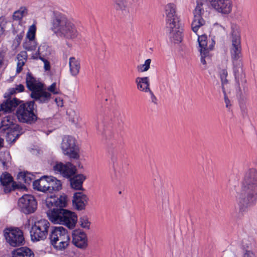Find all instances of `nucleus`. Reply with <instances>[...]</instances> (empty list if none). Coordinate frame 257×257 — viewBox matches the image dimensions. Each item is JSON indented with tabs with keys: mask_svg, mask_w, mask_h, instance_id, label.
Masks as SVG:
<instances>
[{
	"mask_svg": "<svg viewBox=\"0 0 257 257\" xmlns=\"http://www.w3.org/2000/svg\"><path fill=\"white\" fill-rule=\"evenodd\" d=\"M50 223L48 220L42 219L35 221L30 230L31 239L34 241L44 240L47 236Z\"/></svg>",
	"mask_w": 257,
	"mask_h": 257,
	"instance_id": "obj_8",
	"label": "nucleus"
},
{
	"mask_svg": "<svg viewBox=\"0 0 257 257\" xmlns=\"http://www.w3.org/2000/svg\"><path fill=\"white\" fill-rule=\"evenodd\" d=\"M88 198L81 192L75 193L73 195L72 204L73 206L78 210H82L85 209L88 203Z\"/></svg>",
	"mask_w": 257,
	"mask_h": 257,
	"instance_id": "obj_19",
	"label": "nucleus"
},
{
	"mask_svg": "<svg viewBox=\"0 0 257 257\" xmlns=\"http://www.w3.org/2000/svg\"><path fill=\"white\" fill-rule=\"evenodd\" d=\"M72 237V242L76 246L80 248H85L87 246V236L84 231L80 230H74Z\"/></svg>",
	"mask_w": 257,
	"mask_h": 257,
	"instance_id": "obj_17",
	"label": "nucleus"
},
{
	"mask_svg": "<svg viewBox=\"0 0 257 257\" xmlns=\"http://www.w3.org/2000/svg\"><path fill=\"white\" fill-rule=\"evenodd\" d=\"M238 65L239 66L238 69H240V71L242 72V68H241L242 65L239 62ZM237 71H238V72H239V70H238Z\"/></svg>",
	"mask_w": 257,
	"mask_h": 257,
	"instance_id": "obj_52",
	"label": "nucleus"
},
{
	"mask_svg": "<svg viewBox=\"0 0 257 257\" xmlns=\"http://www.w3.org/2000/svg\"><path fill=\"white\" fill-rule=\"evenodd\" d=\"M36 27L35 25L31 26L26 35V40H35Z\"/></svg>",
	"mask_w": 257,
	"mask_h": 257,
	"instance_id": "obj_38",
	"label": "nucleus"
},
{
	"mask_svg": "<svg viewBox=\"0 0 257 257\" xmlns=\"http://www.w3.org/2000/svg\"><path fill=\"white\" fill-rule=\"evenodd\" d=\"M227 64L228 61L225 59L222 61L219 65L218 73L221 82V87L223 92H224V89H225L226 86H227L229 83V80L228 78Z\"/></svg>",
	"mask_w": 257,
	"mask_h": 257,
	"instance_id": "obj_21",
	"label": "nucleus"
},
{
	"mask_svg": "<svg viewBox=\"0 0 257 257\" xmlns=\"http://www.w3.org/2000/svg\"><path fill=\"white\" fill-rule=\"evenodd\" d=\"M113 2L114 8L119 15L124 16L129 14L132 0H113Z\"/></svg>",
	"mask_w": 257,
	"mask_h": 257,
	"instance_id": "obj_18",
	"label": "nucleus"
},
{
	"mask_svg": "<svg viewBox=\"0 0 257 257\" xmlns=\"http://www.w3.org/2000/svg\"><path fill=\"white\" fill-rule=\"evenodd\" d=\"M26 14V9H21L20 10L16 11L13 16V18L14 20L19 21L21 20L23 17Z\"/></svg>",
	"mask_w": 257,
	"mask_h": 257,
	"instance_id": "obj_39",
	"label": "nucleus"
},
{
	"mask_svg": "<svg viewBox=\"0 0 257 257\" xmlns=\"http://www.w3.org/2000/svg\"><path fill=\"white\" fill-rule=\"evenodd\" d=\"M48 180L49 181V193L61 189L62 184L60 180L53 176L48 177Z\"/></svg>",
	"mask_w": 257,
	"mask_h": 257,
	"instance_id": "obj_30",
	"label": "nucleus"
},
{
	"mask_svg": "<svg viewBox=\"0 0 257 257\" xmlns=\"http://www.w3.org/2000/svg\"><path fill=\"white\" fill-rule=\"evenodd\" d=\"M53 169L56 173H60L67 178L70 177L74 175L76 171L75 167L70 163L66 164L58 163L54 166Z\"/></svg>",
	"mask_w": 257,
	"mask_h": 257,
	"instance_id": "obj_16",
	"label": "nucleus"
},
{
	"mask_svg": "<svg viewBox=\"0 0 257 257\" xmlns=\"http://www.w3.org/2000/svg\"><path fill=\"white\" fill-rule=\"evenodd\" d=\"M243 257H256L255 254L251 250H246L243 254Z\"/></svg>",
	"mask_w": 257,
	"mask_h": 257,
	"instance_id": "obj_45",
	"label": "nucleus"
},
{
	"mask_svg": "<svg viewBox=\"0 0 257 257\" xmlns=\"http://www.w3.org/2000/svg\"><path fill=\"white\" fill-rule=\"evenodd\" d=\"M68 201V196L63 193L57 199H56V206L60 208L65 207L67 205Z\"/></svg>",
	"mask_w": 257,
	"mask_h": 257,
	"instance_id": "obj_33",
	"label": "nucleus"
},
{
	"mask_svg": "<svg viewBox=\"0 0 257 257\" xmlns=\"http://www.w3.org/2000/svg\"><path fill=\"white\" fill-rule=\"evenodd\" d=\"M24 31L22 30L21 32L17 35L15 38V40L18 44H20L24 36Z\"/></svg>",
	"mask_w": 257,
	"mask_h": 257,
	"instance_id": "obj_44",
	"label": "nucleus"
},
{
	"mask_svg": "<svg viewBox=\"0 0 257 257\" xmlns=\"http://www.w3.org/2000/svg\"><path fill=\"white\" fill-rule=\"evenodd\" d=\"M69 70L71 75L75 77L78 75L80 69V63L78 59L71 57L69 59Z\"/></svg>",
	"mask_w": 257,
	"mask_h": 257,
	"instance_id": "obj_26",
	"label": "nucleus"
},
{
	"mask_svg": "<svg viewBox=\"0 0 257 257\" xmlns=\"http://www.w3.org/2000/svg\"><path fill=\"white\" fill-rule=\"evenodd\" d=\"M23 47L28 51H32L36 49L37 43L35 40H26L23 44Z\"/></svg>",
	"mask_w": 257,
	"mask_h": 257,
	"instance_id": "obj_34",
	"label": "nucleus"
},
{
	"mask_svg": "<svg viewBox=\"0 0 257 257\" xmlns=\"http://www.w3.org/2000/svg\"><path fill=\"white\" fill-rule=\"evenodd\" d=\"M223 93H224V101L225 103V106L227 108H228L230 106L231 104L230 103V100H229V99L227 98V97L226 96L225 89H224V92H223Z\"/></svg>",
	"mask_w": 257,
	"mask_h": 257,
	"instance_id": "obj_46",
	"label": "nucleus"
},
{
	"mask_svg": "<svg viewBox=\"0 0 257 257\" xmlns=\"http://www.w3.org/2000/svg\"><path fill=\"white\" fill-rule=\"evenodd\" d=\"M26 80L28 88L31 91L30 96L32 98L40 103H47L49 101L51 94L46 91L41 82L29 73L27 74Z\"/></svg>",
	"mask_w": 257,
	"mask_h": 257,
	"instance_id": "obj_5",
	"label": "nucleus"
},
{
	"mask_svg": "<svg viewBox=\"0 0 257 257\" xmlns=\"http://www.w3.org/2000/svg\"><path fill=\"white\" fill-rule=\"evenodd\" d=\"M25 89L24 86L22 84H19L16 86L15 88H13L12 91H11V93H16V92H23Z\"/></svg>",
	"mask_w": 257,
	"mask_h": 257,
	"instance_id": "obj_43",
	"label": "nucleus"
},
{
	"mask_svg": "<svg viewBox=\"0 0 257 257\" xmlns=\"http://www.w3.org/2000/svg\"><path fill=\"white\" fill-rule=\"evenodd\" d=\"M45 203L48 208L51 209L53 207L56 206V199L52 196L48 197L46 199Z\"/></svg>",
	"mask_w": 257,
	"mask_h": 257,
	"instance_id": "obj_40",
	"label": "nucleus"
},
{
	"mask_svg": "<svg viewBox=\"0 0 257 257\" xmlns=\"http://www.w3.org/2000/svg\"><path fill=\"white\" fill-rule=\"evenodd\" d=\"M2 126L0 128L1 131H7V139L9 141L14 142L18 138L19 134L14 126L13 119L10 116L6 117L2 121Z\"/></svg>",
	"mask_w": 257,
	"mask_h": 257,
	"instance_id": "obj_13",
	"label": "nucleus"
},
{
	"mask_svg": "<svg viewBox=\"0 0 257 257\" xmlns=\"http://www.w3.org/2000/svg\"><path fill=\"white\" fill-rule=\"evenodd\" d=\"M170 27L166 26L170 39L176 43L181 42L182 40V30L180 28L179 23L174 24Z\"/></svg>",
	"mask_w": 257,
	"mask_h": 257,
	"instance_id": "obj_20",
	"label": "nucleus"
},
{
	"mask_svg": "<svg viewBox=\"0 0 257 257\" xmlns=\"http://www.w3.org/2000/svg\"><path fill=\"white\" fill-rule=\"evenodd\" d=\"M35 102L28 101L20 104L16 111V116L20 122L31 124L37 120L34 112Z\"/></svg>",
	"mask_w": 257,
	"mask_h": 257,
	"instance_id": "obj_7",
	"label": "nucleus"
},
{
	"mask_svg": "<svg viewBox=\"0 0 257 257\" xmlns=\"http://www.w3.org/2000/svg\"><path fill=\"white\" fill-rule=\"evenodd\" d=\"M50 239L51 244L55 248L63 250L69 245L70 236L67 230L63 227L56 226L51 230Z\"/></svg>",
	"mask_w": 257,
	"mask_h": 257,
	"instance_id": "obj_6",
	"label": "nucleus"
},
{
	"mask_svg": "<svg viewBox=\"0 0 257 257\" xmlns=\"http://www.w3.org/2000/svg\"><path fill=\"white\" fill-rule=\"evenodd\" d=\"M85 179L86 177L83 174L75 176L70 180L71 187L75 190H82V184Z\"/></svg>",
	"mask_w": 257,
	"mask_h": 257,
	"instance_id": "obj_27",
	"label": "nucleus"
},
{
	"mask_svg": "<svg viewBox=\"0 0 257 257\" xmlns=\"http://www.w3.org/2000/svg\"><path fill=\"white\" fill-rule=\"evenodd\" d=\"M49 219L54 224H62L70 229L73 228L77 221L76 214L64 209H54L47 212Z\"/></svg>",
	"mask_w": 257,
	"mask_h": 257,
	"instance_id": "obj_4",
	"label": "nucleus"
},
{
	"mask_svg": "<svg viewBox=\"0 0 257 257\" xmlns=\"http://www.w3.org/2000/svg\"><path fill=\"white\" fill-rule=\"evenodd\" d=\"M257 199V171L255 169L247 170L241 183L240 191L236 196V201L241 213L247 208Z\"/></svg>",
	"mask_w": 257,
	"mask_h": 257,
	"instance_id": "obj_1",
	"label": "nucleus"
},
{
	"mask_svg": "<svg viewBox=\"0 0 257 257\" xmlns=\"http://www.w3.org/2000/svg\"><path fill=\"white\" fill-rule=\"evenodd\" d=\"M66 45H67V46H68V47H69V48H71V47H72V44H70V43H69V42H66Z\"/></svg>",
	"mask_w": 257,
	"mask_h": 257,
	"instance_id": "obj_53",
	"label": "nucleus"
},
{
	"mask_svg": "<svg viewBox=\"0 0 257 257\" xmlns=\"http://www.w3.org/2000/svg\"><path fill=\"white\" fill-rule=\"evenodd\" d=\"M21 211L25 214H28L34 212L37 208V201L33 195H24L18 202Z\"/></svg>",
	"mask_w": 257,
	"mask_h": 257,
	"instance_id": "obj_12",
	"label": "nucleus"
},
{
	"mask_svg": "<svg viewBox=\"0 0 257 257\" xmlns=\"http://www.w3.org/2000/svg\"><path fill=\"white\" fill-rule=\"evenodd\" d=\"M79 224L82 228L88 230L90 229L91 222L87 216L83 215L80 217Z\"/></svg>",
	"mask_w": 257,
	"mask_h": 257,
	"instance_id": "obj_35",
	"label": "nucleus"
},
{
	"mask_svg": "<svg viewBox=\"0 0 257 257\" xmlns=\"http://www.w3.org/2000/svg\"><path fill=\"white\" fill-rule=\"evenodd\" d=\"M198 36V42L199 43V51L201 56V63L206 66L207 62L210 60V53L209 52L212 49L213 43L212 41L211 44L208 45V41L207 36L205 35H201Z\"/></svg>",
	"mask_w": 257,
	"mask_h": 257,
	"instance_id": "obj_11",
	"label": "nucleus"
},
{
	"mask_svg": "<svg viewBox=\"0 0 257 257\" xmlns=\"http://www.w3.org/2000/svg\"><path fill=\"white\" fill-rule=\"evenodd\" d=\"M4 144V139L0 138V148L2 147L3 146Z\"/></svg>",
	"mask_w": 257,
	"mask_h": 257,
	"instance_id": "obj_51",
	"label": "nucleus"
},
{
	"mask_svg": "<svg viewBox=\"0 0 257 257\" xmlns=\"http://www.w3.org/2000/svg\"><path fill=\"white\" fill-rule=\"evenodd\" d=\"M55 101L56 102L58 106L62 107L63 105V99L60 97H56L55 99Z\"/></svg>",
	"mask_w": 257,
	"mask_h": 257,
	"instance_id": "obj_47",
	"label": "nucleus"
},
{
	"mask_svg": "<svg viewBox=\"0 0 257 257\" xmlns=\"http://www.w3.org/2000/svg\"><path fill=\"white\" fill-rule=\"evenodd\" d=\"M0 161H2V163L3 164V166L4 167H6L8 166V164L9 163V161H2L1 159H0Z\"/></svg>",
	"mask_w": 257,
	"mask_h": 257,
	"instance_id": "obj_49",
	"label": "nucleus"
},
{
	"mask_svg": "<svg viewBox=\"0 0 257 257\" xmlns=\"http://www.w3.org/2000/svg\"><path fill=\"white\" fill-rule=\"evenodd\" d=\"M148 92H149V93L151 95V99L152 102L154 103H156L157 99V98L156 97V96L154 95L153 92L151 90H150V91H149Z\"/></svg>",
	"mask_w": 257,
	"mask_h": 257,
	"instance_id": "obj_48",
	"label": "nucleus"
},
{
	"mask_svg": "<svg viewBox=\"0 0 257 257\" xmlns=\"http://www.w3.org/2000/svg\"><path fill=\"white\" fill-rule=\"evenodd\" d=\"M254 244V240L249 237H245L242 239L241 245L243 248H249Z\"/></svg>",
	"mask_w": 257,
	"mask_h": 257,
	"instance_id": "obj_37",
	"label": "nucleus"
},
{
	"mask_svg": "<svg viewBox=\"0 0 257 257\" xmlns=\"http://www.w3.org/2000/svg\"><path fill=\"white\" fill-rule=\"evenodd\" d=\"M232 40L230 49V53L233 64L237 62L242 57L240 36L239 27L233 24L231 25Z\"/></svg>",
	"mask_w": 257,
	"mask_h": 257,
	"instance_id": "obj_9",
	"label": "nucleus"
},
{
	"mask_svg": "<svg viewBox=\"0 0 257 257\" xmlns=\"http://www.w3.org/2000/svg\"><path fill=\"white\" fill-rule=\"evenodd\" d=\"M235 73H236V72H235ZM235 76H236V74H235Z\"/></svg>",
	"mask_w": 257,
	"mask_h": 257,
	"instance_id": "obj_54",
	"label": "nucleus"
},
{
	"mask_svg": "<svg viewBox=\"0 0 257 257\" xmlns=\"http://www.w3.org/2000/svg\"><path fill=\"white\" fill-rule=\"evenodd\" d=\"M176 11L177 7L174 3L167 4L165 7L166 26H168L170 28L174 24L179 23Z\"/></svg>",
	"mask_w": 257,
	"mask_h": 257,
	"instance_id": "obj_15",
	"label": "nucleus"
},
{
	"mask_svg": "<svg viewBox=\"0 0 257 257\" xmlns=\"http://www.w3.org/2000/svg\"><path fill=\"white\" fill-rule=\"evenodd\" d=\"M20 103V101L16 98L8 99L0 106V111L4 113H9L14 110Z\"/></svg>",
	"mask_w": 257,
	"mask_h": 257,
	"instance_id": "obj_23",
	"label": "nucleus"
},
{
	"mask_svg": "<svg viewBox=\"0 0 257 257\" xmlns=\"http://www.w3.org/2000/svg\"><path fill=\"white\" fill-rule=\"evenodd\" d=\"M205 1L208 2L218 12L223 14H228L232 11L231 0H196L197 5L193 11L194 18L191 24L192 29L195 33L205 24V21L202 18L204 12L202 6Z\"/></svg>",
	"mask_w": 257,
	"mask_h": 257,
	"instance_id": "obj_2",
	"label": "nucleus"
},
{
	"mask_svg": "<svg viewBox=\"0 0 257 257\" xmlns=\"http://www.w3.org/2000/svg\"><path fill=\"white\" fill-rule=\"evenodd\" d=\"M2 188L5 193H8L14 189L15 186L13 177L8 173H3L0 177Z\"/></svg>",
	"mask_w": 257,
	"mask_h": 257,
	"instance_id": "obj_22",
	"label": "nucleus"
},
{
	"mask_svg": "<svg viewBox=\"0 0 257 257\" xmlns=\"http://www.w3.org/2000/svg\"><path fill=\"white\" fill-rule=\"evenodd\" d=\"M7 23L6 19L4 17H0V36L2 35L5 31L6 26Z\"/></svg>",
	"mask_w": 257,
	"mask_h": 257,
	"instance_id": "obj_41",
	"label": "nucleus"
},
{
	"mask_svg": "<svg viewBox=\"0 0 257 257\" xmlns=\"http://www.w3.org/2000/svg\"><path fill=\"white\" fill-rule=\"evenodd\" d=\"M61 149L64 155L70 158L78 159L80 158L79 147L76 144V140L71 136L63 137L61 144Z\"/></svg>",
	"mask_w": 257,
	"mask_h": 257,
	"instance_id": "obj_10",
	"label": "nucleus"
},
{
	"mask_svg": "<svg viewBox=\"0 0 257 257\" xmlns=\"http://www.w3.org/2000/svg\"><path fill=\"white\" fill-rule=\"evenodd\" d=\"M45 47V46H40L38 49L37 53L35 54V55H33L32 57L34 59H40L41 60L44 64V69L45 70L48 71L50 69V65L49 62L45 59V58L42 57L40 55L41 54V50L43 48H44Z\"/></svg>",
	"mask_w": 257,
	"mask_h": 257,
	"instance_id": "obj_32",
	"label": "nucleus"
},
{
	"mask_svg": "<svg viewBox=\"0 0 257 257\" xmlns=\"http://www.w3.org/2000/svg\"><path fill=\"white\" fill-rule=\"evenodd\" d=\"M13 257H34V254L31 250L27 247H22L14 250Z\"/></svg>",
	"mask_w": 257,
	"mask_h": 257,
	"instance_id": "obj_28",
	"label": "nucleus"
},
{
	"mask_svg": "<svg viewBox=\"0 0 257 257\" xmlns=\"http://www.w3.org/2000/svg\"><path fill=\"white\" fill-rule=\"evenodd\" d=\"M28 55L26 51H22L17 56V73H20L27 60Z\"/></svg>",
	"mask_w": 257,
	"mask_h": 257,
	"instance_id": "obj_29",
	"label": "nucleus"
},
{
	"mask_svg": "<svg viewBox=\"0 0 257 257\" xmlns=\"http://www.w3.org/2000/svg\"><path fill=\"white\" fill-rule=\"evenodd\" d=\"M151 60L150 59H147L144 64H140L137 66V70L139 72H144L147 71L150 68Z\"/></svg>",
	"mask_w": 257,
	"mask_h": 257,
	"instance_id": "obj_36",
	"label": "nucleus"
},
{
	"mask_svg": "<svg viewBox=\"0 0 257 257\" xmlns=\"http://www.w3.org/2000/svg\"><path fill=\"white\" fill-rule=\"evenodd\" d=\"M3 62V57L2 55H0V68L2 66Z\"/></svg>",
	"mask_w": 257,
	"mask_h": 257,
	"instance_id": "obj_50",
	"label": "nucleus"
},
{
	"mask_svg": "<svg viewBox=\"0 0 257 257\" xmlns=\"http://www.w3.org/2000/svg\"><path fill=\"white\" fill-rule=\"evenodd\" d=\"M5 236L7 241L13 246L21 245L24 239L22 231L18 228L12 229L6 232Z\"/></svg>",
	"mask_w": 257,
	"mask_h": 257,
	"instance_id": "obj_14",
	"label": "nucleus"
},
{
	"mask_svg": "<svg viewBox=\"0 0 257 257\" xmlns=\"http://www.w3.org/2000/svg\"><path fill=\"white\" fill-rule=\"evenodd\" d=\"M47 90L54 94H58L60 92L56 82L53 83L50 86H49L47 88Z\"/></svg>",
	"mask_w": 257,
	"mask_h": 257,
	"instance_id": "obj_42",
	"label": "nucleus"
},
{
	"mask_svg": "<svg viewBox=\"0 0 257 257\" xmlns=\"http://www.w3.org/2000/svg\"><path fill=\"white\" fill-rule=\"evenodd\" d=\"M52 28L57 37L66 40H75L79 36L75 25L64 14L55 16Z\"/></svg>",
	"mask_w": 257,
	"mask_h": 257,
	"instance_id": "obj_3",
	"label": "nucleus"
},
{
	"mask_svg": "<svg viewBox=\"0 0 257 257\" xmlns=\"http://www.w3.org/2000/svg\"><path fill=\"white\" fill-rule=\"evenodd\" d=\"M48 176H44L33 182L34 189L43 192H49Z\"/></svg>",
	"mask_w": 257,
	"mask_h": 257,
	"instance_id": "obj_24",
	"label": "nucleus"
},
{
	"mask_svg": "<svg viewBox=\"0 0 257 257\" xmlns=\"http://www.w3.org/2000/svg\"><path fill=\"white\" fill-rule=\"evenodd\" d=\"M137 88L140 91L148 92L150 91L149 78L148 77H137L135 80Z\"/></svg>",
	"mask_w": 257,
	"mask_h": 257,
	"instance_id": "obj_25",
	"label": "nucleus"
},
{
	"mask_svg": "<svg viewBox=\"0 0 257 257\" xmlns=\"http://www.w3.org/2000/svg\"><path fill=\"white\" fill-rule=\"evenodd\" d=\"M18 179L21 183L30 184L34 179V175L28 172H20L18 174Z\"/></svg>",
	"mask_w": 257,
	"mask_h": 257,
	"instance_id": "obj_31",
	"label": "nucleus"
}]
</instances>
